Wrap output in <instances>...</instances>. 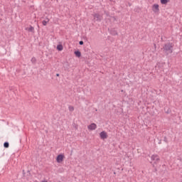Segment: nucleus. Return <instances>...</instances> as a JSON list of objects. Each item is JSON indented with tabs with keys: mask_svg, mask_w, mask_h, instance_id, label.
Instances as JSON below:
<instances>
[{
	"mask_svg": "<svg viewBox=\"0 0 182 182\" xmlns=\"http://www.w3.org/2000/svg\"><path fill=\"white\" fill-rule=\"evenodd\" d=\"M173 46H174L173 43H166L164 46V50L165 52H168L169 53H173Z\"/></svg>",
	"mask_w": 182,
	"mask_h": 182,
	"instance_id": "f257e3e1",
	"label": "nucleus"
},
{
	"mask_svg": "<svg viewBox=\"0 0 182 182\" xmlns=\"http://www.w3.org/2000/svg\"><path fill=\"white\" fill-rule=\"evenodd\" d=\"M151 159L152 160V161H154L155 164H157V163H159V161H160V156H159V155L157 154H154L151 156Z\"/></svg>",
	"mask_w": 182,
	"mask_h": 182,
	"instance_id": "f03ea898",
	"label": "nucleus"
},
{
	"mask_svg": "<svg viewBox=\"0 0 182 182\" xmlns=\"http://www.w3.org/2000/svg\"><path fill=\"white\" fill-rule=\"evenodd\" d=\"M65 160V154H60L58 156H57L56 161L57 163H62Z\"/></svg>",
	"mask_w": 182,
	"mask_h": 182,
	"instance_id": "7ed1b4c3",
	"label": "nucleus"
},
{
	"mask_svg": "<svg viewBox=\"0 0 182 182\" xmlns=\"http://www.w3.org/2000/svg\"><path fill=\"white\" fill-rule=\"evenodd\" d=\"M152 11L155 14H159V12L160 11V9H159V4H154L152 6Z\"/></svg>",
	"mask_w": 182,
	"mask_h": 182,
	"instance_id": "20e7f679",
	"label": "nucleus"
},
{
	"mask_svg": "<svg viewBox=\"0 0 182 182\" xmlns=\"http://www.w3.org/2000/svg\"><path fill=\"white\" fill-rule=\"evenodd\" d=\"M100 139H102V140H105V139H107V132L102 131V132H100Z\"/></svg>",
	"mask_w": 182,
	"mask_h": 182,
	"instance_id": "39448f33",
	"label": "nucleus"
},
{
	"mask_svg": "<svg viewBox=\"0 0 182 182\" xmlns=\"http://www.w3.org/2000/svg\"><path fill=\"white\" fill-rule=\"evenodd\" d=\"M97 127V125H96V124L95 123H92L87 126L88 130H96Z\"/></svg>",
	"mask_w": 182,
	"mask_h": 182,
	"instance_id": "423d86ee",
	"label": "nucleus"
},
{
	"mask_svg": "<svg viewBox=\"0 0 182 182\" xmlns=\"http://www.w3.org/2000/svg\"><path fill=\"white\" fill-rule=\"evenodd\" d=\"M94 19H95V21H101L102 16H100V14H96L94 15Z\"/></svg>",
	"mask_w": 182,
	"mask_h": 182,
	"instance_id": "0eeeda50",
	"label": "nucleus"
},
{
	"mask_svg": "<svg viewBox=\"0 0 182 182\" xmlns=\"http://www.w3.org/2000/svg\"><path fill=\"white\" fill-rule=\"evenodd\" d=\"M74 53L77 56V58H80V56H82V53H80V51H75Z\"/></svg>",
	"mask_w": 182,
	"mask_h": 182,
	"instance_id": "6e6552de",
	"label": "nucleus"
},
{
	"mask_svg": "<svg viewBox=\"0 0 182 182\" xmlns=\"http://www.w3.org/2000/svg\"><path fill=\"white\" fill-rule=\"evenodd\" d=\"M57 50H63V46L61 44L57 46Z\"/></svg>",
	"mask_w": 182,
	"mask_h": 182,
	"instance_id": "1a4fd4ad",
	"label": "nucleus"
},
{
	"mask_svg": "<svg viewBox=\"0 0 182 182\" xmlns=\"http://www.w3.org/2000/svg\"><path fill=\"white\" fill-rule=\"evenodd\" d=\"M169 1L170 0H161V4H162V5H166Z\"/></svg>",
	"mask_w": 182,
	"mask_h": 182,
	"instance_id": "9d476101",
	"label": "nucleus"
},
{
	"mask_svg": "<svg viewBox=\"0 0 182 182\" xmlns=\"http://www.w3.org/2000/svg\"><path fill=\"white\" fill-rule=\"evenodd\" d=\"M68 109L70 112H73V110H75V107H73V106H69Z\"/></svg>",
	"mask_w": 182,
	"mask_h": 182,
	"instance_id": "9b49d317",
	"label": "nucleus"
},
{
	"mask_svg": "<svg viewBox=\"0 0 182 182\" xmlns=\"http://www.w3.org/2000/svg\"><path fill=\"white\" fill-rule=\"evenodd\" d=\"M4 146L6 149H8V147H9V143L5 142V143L4 144Z\"/></svg>",
	"mask_w": 182,
	"mask_h": 182,
	"instance_id": "f8f14e48",
	"label": "nucleus"
},
{
	"mask_svg": "<svg viewBox=\"0 0 182 182\" xmlns=\"http://www.w3.org/2000/svg\"><path fill=\"white\" fill-rule=\"evenodd\" d=\"M42 23H43V26H46V25H48V21L44 20V21H43Z\"/></svg>",
	"mask_w": 182,
	"mask_h": 182,
	"instance_id": "ddd939ff",
	"label": "nucleus"
},
{
	"mask_svg": "<svg viewBox=\"0 0 182 182\" xmlns=\"http://www.w3.org/2000/svg\"><path fill=\"white\" fill-rule=\"evenodd\" d=\"M28 31H30L31 32L33 31H34V28L33 26H31L29 28H28Z\"/></svg>",
	"mask_w": 182,
	"mask_h": 182,
	"instance_id": "4468645a",
	"label": "nucleus"
},
{
	"mask_svg": "<svg viewBox=\"0 0 182 182\" xmlns=\"http://www.w3.org/2000/svg\"><path fill=\"white\" fill-rule=\"evenodd\" d=\"M31 62H33V63L36 62V58H31Z\"/></svg>",
	"mask_w": 182,
	"mask_h": 182,
	"instance_id": "2eb2a0df",
	"label": "nucleus"
},
{
	"mask_svg": "<svg viewBox=\"0 0 182 182\" xmlns=\"http://www.w3.org/2000/svg\"><path fill=\"white\" fill-rule=\"evenodd\" d=\"M80 45H83V41H80Z\"/></svg>",
	"mask_w": 182,
	"mask_h": 182,
	"instance_id": "dca6fc26",
	"label": "nucleus"
},
{
	"mask_svg": "<svg viewBox=\"0 0 182 182\" xmlns=\"http://www.w3.org/2000/svg\"><path fill=\"white\" fill-rule=\"evenodd\" d=\"M41 182H48L47 181H41Z\"/></svg>",
	"mask_w": 182,
	"mask_h": 182,
	"instance_id": "f3484780",
	"label": "nucleus"
},
{
	"mask_svg": "<svg viewBox=\"0 0 182 182\" xmlns=\"http://www.w3.org/2000/svg\"><path fill=\"white\" fill-rule=\"evenodd\" d=\"M33 182H39V181H34Z\"/></svg>",
	"mask_w": 182,
	"mask_h": 182,
	"instance_id": "a211bd4d",
	"label": "nucleus"
},
{
	"mask_svg": "<svg viewBox=\"0 0 182 182\" xmlns=\"http://www.w3.org/2000/svg\"><path fill=\"white\" fill-rule=\"evenodd\" d=\"M56 76H59V74H56Z\"/></svg>",
	"mask_w": 182,
	"mask_h": 182,
	"instance_id": "6ab92c4d",
	"label": "nucleus"
}]
</instances>
